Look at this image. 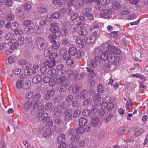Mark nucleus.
Wrapping results in <instances>:
<instances>
[{
	"mask_svg": "<svg viewBox=\"0 0 148 148\" xmlns=\"http://www.w3.org/2000/svg\"><path fill=\"white\" fill-rule=\"evenodd\" d=\"M103 46L108 48V50L104 51H99V54H103L101 56L102 58L104 60H108L109 61L113 64H118L120 58L118 56H115L114 53L116 55H120L121 50L119 49L116 48L112 45H109L108 42L103 44Z\"/></svg>",
	"mask_w": 148,
	"mask_h": 148,
	"instance_id": "nucleus-1",
	"label": "nucleus"
},
{
	"mask_svg": "<svg viewBox=\"0 0 148 148\" xmlns=\"http://www.w3.org/2000/svg\"><path fill=\"white\" fill-rule=\"evenodd\" d=\"M66 73L62 71H58L57 72V83L59 84L58 87L59 91L61 92H64L69 84V82L66 77L64 76Z\"/></svg>",
	"mask_w": 148,
	"mask_h": 148,
	"instance_id": "nucleus-2",
	"label": "nucleus"
},
{
	"mask_svg": "<svg viewBox=\"0 0 148 148\" xmlns=\"http://www.w3.org/2000/svg\"><path fill=\"white\" fill-rule=\"evenodd\" d=\"M36 117L38 118L39 121H41L43 123H46L45 127H49L53 125V122L50 120V117L48 116V114L47 113H38L36 114Z\"/></svg>",
	"mask_w": 148,
	"mask_h": 148,
	"instance_id": "nucleus-3",
	"label": "nucleus"
},
{
	"mask_svg": "<svg viewBox=\"0 0 148 148\" xmlns=\"http://www.w3.org/2000/svg\"><path fill=\"white\" fill-rule=\"evenodd\" d=\"M69 106V103L66 101H63L62 104L59 105L54 108L55 113L53 115L54 117L55 118H60L62 114V110L65 108H67Z\"/></svg>",
	"mask_w": 148,
	"mask_h": 148,
	"instance_id": "nucleus-4",
	"label": "nucleus"
},
{
	"mask_svg": "<svg viewBox=\"0 0 148 148\" xmlns=\"http://www.w3.org/2000/svg\"><path fill=\"white\" fill-rule=\"evenodd\" d=\"M36 43L38 49L40 50H42L47 47V44L46 42L45 39L43 38L39 37L36 38Z\"/></svg>",
	"mask_w": 148,
	"mask_h": 148,
	"instance_id": "nucleus-5",
	"label": "nucleus"
},
{
	"mask_svg": "<svg viewBox=\"0 0 148 148\" xmlns=\"http://www.w3.org/2000/svg\"><path fill=\"white\" fill-rule=\"evenodd\" d=\"M30 81L28 80L23 83V81L19 80L16 81V88L18 89L23 88L24 90H27L30 86Z\"/></svg>",
	"mask_w": 148,
	"mask_h": 148,
	"instance_id": "nucleus-6",
	"label": "nucleus"
},
{
	"mask_svg": "<svg viewBox=\"0 0 148 148\" xmlns=\"http://www.w3.org/2000/svg\"><path fill=\"white\" fill-rule=\"evenodd\" d=\"M41 103H39L38 102H34V103L32 106L33 109L31 111V113L32 115H34L37 112L42 111L43 110L44 106L42 105L39 106V105Z\"/></svg>",
	"mask_w": 148,
	"mask_h": 148,
	"instance_id": "nucleus-7",
	"label": "nucleus"
},
{
	"mask_svg": "<svg viewBox=\"0 0 148 148\" xmlns=\"http://www.w3.org/2000/svg\"><path fill=\"white\" fill-rule=\"evenodd\" d=\"M98 32L95 31L86 40L87 43L88 44H92L98 38L97 35Z\"/></svg>",
	"mask_w": 148,
	"mask_h": 148,
	"instance_id": "nucleus-8",
	"label": "nucleus"
},
{
	"mask_svg": "<svg viewBox=\"0 0 148 148\" xmlns=\"http://www.w3.org/2000/svg\"><path fill=\"white\" fill-rule=\"evenodd\" d=\"M76 71L72 70H69L66 72L68 78L70 80H75Z\"/></svg>",
	"mask_w": 148,
	"mask_h": 148,
	"instance_id": "nucleus-9",
	"label": "nucleus"
},
{
	"mask_svg": "<svg viewBox=\"0 0 148 148\" xmlns=\"http://www.w3.org/2000/svg\"><path fill=\"white\" fill-rule=\"evenodd\" d=\"M103 51L101 50H100L99 49H97L96 50H95V54L97 56H96L94 59V61L96 63H97V62H98V61H99V58H100L102 60L104 61H106V60H104L103 59L102 57H101V56H102V55H103V54H100V55L99 54V51Z\"/></svg>",
	"mask_w": 148,
	"mask_h": 148,
	"instance_id": "nucleus-10",
	"label": "nucleus"
},
{
	"mask_svg": "<svg viewBox=\"0 0 148 148\" xmlns=\"http://www.w3.org/2000/svg\"><path fill=\"white\" fill-rule=\"evenodd\" d=\"M53 127L47 128L44 131L43 135L45 137H49L53 134Z\"/></svg>",
	"mask_w": 148,
	"mask_h": 148,
	"instance_id": "nucleus-11",
	"label": "nucleus"
},
{
	"mask_svg": "<svg viewBox=\"0 0 148 148\" xmlns=\"http://www.w3.org/2000/svg\"><path fill=\"white\" fill-rule=\"evenodd\" d=\"M111 13V11L109 9H103L102 11V13H100V16L104 18H108L110 16V14Z\"/></svg>",
	"mask_w": 148,
	"mask_h": 148,
	"instance_id": "nucleus-12",
	"label": "nucleus"
},
{
	"mask_svg": "<svg viewBox=\"0 0 148 148\" xmlns=\"http://www.w3.org/2000/svg\"><path fill=\"white\" fill-rule=\"evenodd\" d=\"M145 131L143 129L141 128H136L134 131V134L136 137L138 136L143 134Z\"/></svg>",
	"mask_w": 148,
	"mask_h": 148,
	"instance_id": "nucleus-13",
	"label": "nucleus"
},
{
	"mask_svg": "<svg viewBox=\"0 0 148 148\" xmlns=\"http://www.w3.org/2000/svg\"><path fill=\"white\" fill-rule=\"evenodd\" d=\"M50 31L52 33H56L59 31V27L56 23H52L50 25Z\"/></svg>",
	"mask_w": 148,
	"mask_h": 148,
	"instance_id": "nucleus-14",
	"label": "nucleus"
},
{
	"mask_svg": "<svg viewBox=\"0 0 148 148\" xmlns=\"http://www.w3.org/2000/svg\"><path fill=\"white\" fill-rule=\"evenodd\" d=\"M55 62L53 60H47L45 62L44 64L45 66H47L49 68H52L55 65Z\"/></svg>",
	"mask_w": 148,
	"mask_h": 148,
	"instance_id": "nucleus-15",
	"label": "nucleus"
},
{
	"mask_svg": "<svg viewBox=\"0 0 148 148\" xmlns=\"http://www.w3.org/2000/svg\"><path fill=\"white\" fill-rule=\"evenodd\" d=\"M78 33L79 34L82 36H86L88 33V32L84 27H81L80 29L78 30Z\"/></svg>",
	"mask_w": 148,
	"mask_h": 148,
	"instance_id": "nucleus-16",
	"label": "nucleus"
},
{
	"mask_svg": "<svg viewBox=\"0 0 148 148\" xmlns=\"http://www.w3.org/2000/svg\"><path fill=\"white\" fill-rule=\"evenodd\" d=\"M41 96L39 93H37L35 94L33 97V100L34 102H36L39 103H41Z\"/></svg>",
	"mask_w": 148,
	"mask_h": 148,
	"instance_id": "nucleus-17",
	"label": "nucleus"
},
{
	"mask_svg": "<svg viewBox=\"0 0 148 148\" xmlns=\"http://www.w3.org/2000/svg\"><path fill=\"white\" fill-rule=\"evenodd\" d=\"M81 90V88L80 85L77 84L74 85L72 87V91L74 94H77Z\"/></svg>",
	"mask_w": 148,
	"mask_h": 148,
	"instance_id": "nucleus-18",
	"label": "nucleus"
},
{
	"mask_svg": "<svg viewBox=\"0 0 148 148\" xmlns=\"http://www.w3.org/2000/svg\"><path fill=\"white\" fill-rule=\"evenodd\" d=\"M34 32L36 34H41L43 33L41 27L37 24H36L34 26Z\"/></svg>",
	"mask_w": 148,
	"mask_h": 148,
	"instance_id": "nucleus-19",
	"label": "nucleus"
},
{
	"mask_svg": "<svg viewBox=\"0 0 148 148\" xmlns=\"http://www.w3.org/2000/svg\"><path fill=\"white\" fill-rule=\"evenodd\" d=\"M104 106L106 109L109 110H112L114 107V104L111 100L106 102L104 103Z\"/></svg>",
	"mask_w": 148,
	"mask_h": 148,
	"instance_id": "nucleus-20",
	"label": "nucleus"
},
{
	"mask_svg": "<svg viewBox=\"0 0 148 148\" xmlns=\"http://www.w3.org/2000/svg\"><path fill=\"white\" fill-rule=\"evenodd\" d=\"M24 31L25 33L28 35H30L34 31V28L31 26H27L25 29Z\"/></svg>",
	"mask_w": 148,
	"mask_h": 148,
	"instance_id": "nucleus-21",
	"label": "nucleus"
},
{
	"mask_svg": "<svg viewBox=\"0 0 148 148\" xmlns=\"http://www.w3.org/2000/svg\"><path fill=\"white\" fill-rule=\"evenodd\" d=\"M77 53V49L75 47H70L68 50V53L71 56H75Z\"/></svg>",
	"mask_w": 148,
	"mask_h": 148,
	"instance_id": "nucleus-22",
	"label": "nucleus"
},
{
	"mask_svg": "<svg viewBox=\"0 0 148 148\" xmlns=\"http://www.w3.org/2000/svg\"><path fill=\"white\" fill-rule=\"evenodd\" d=\"M115 0H114V1L113 2L112 8L114 9L118 10L121 7V5L119 3L120 1L118 0V1H115Z\"/></svg>",
	"mask_w": 148,
	"mask_h": 148,
	"instance_id": "nucleus-23",
	"label": "nucleus"
},
{
	"mask_svg": "<svg viewBox=\"0 0 148 148\" xmlns=\"http://www.w3.org/2000/svg\"><path fill=\"white\" fill-rule=\"evenodd\" d=\"M100 121V119L98 117L94 118L91 121V125L93 127H95L98 125Z\"/></svg>",
	"mask_w": 148,
	"mask_h": 148,
	"instance_id": "nucleus-24",
	"label": "nucleus"
},
{
	"mask_svg": "<svg viewBox=\"0 0 148 148\" xmlns=\"http://www.w3.org/2000/svg\"><path fill=\"white\" fill-rule=\"evenodd\" d=\"M17 60V58L15 55H13L10 56L8 59V62L10 64L14 62Z\"/></svg>",
	"mask_w": 148,
	"mask_h": 148,
	"instance_id": "nucleus-25",
	"label": "nucleus"
},
{
	"mask_svg": "<svg viewBox=\"0 0 148 148\" xmlns=\"http://www.w3.org/2000/svg\"><path fill=\"white\" fill-rule=\"evenodd\" d=\"M60 47L59 43L58 42L56 41H54L51 45V47L53 49L55 50H58Z\"/></svg>",
	"mask_w": 148,
	"mask_h": 148,
	"instance_id": "nucleus-26",
	"label": "nucleus"
},
{
	"mask_svg": "<svg viewBox=\"0 0 148 148\" xmlns=\"http://www.w3.org/2000/svg\"><path fill=\"white\" fill-rule=\"evenodd\" d=\"M78 24L74 23L71 25L70 27V30L72 32H75L77 31L79 27Z\"/></svg>",
	"mask_w": 148,
	"mask_h": 148,
	"instance_id": "nucleus-27",
	"label": "nucleus"
},
{
	"mask_svg": "<svg viewBox=\"0 0 148 148\" xmlns=\"http://www.w3.org/2000/svg\"><path fill=\"white\" fill-rule=\"evenodd\" d=\"M32 103L31 101H27L24 104V108L25 110H28L32 106Z\"/></svg>",
	"mask_w": 148,
	"mask_h": 148,
	"instance_id": "nucleus-28",
	"label": "nucleus"
},
{
	"mask_svg": "<svg viewBox=\"0 0 148 148\" xmlns=\"http://www.w3.org/2000/svg\"><path fill=\"white\" fill-rule=\"evenodd\" d=\"M42 77L40 75L35 76L32 79V82L34 84H36L40 81Z\"/></svg>",
	"mask_w": 148,
	"mask_h": 148,
	"instance_id": "nucleus-29",
	"label": "nucleus"
},
{
	"mask_svg": "<svg viewBox=\"0 0 148 148\" xmlns=\"http://www.w3.org/2000/svg\"><path fill=\"white\" fill-rule=\"evenodd\" d=\"M87 71L88 72V77L90 78H91L95 77L96 75L95 73L93 71L88 67L86 68Z\"/></svg>",
	"mask_w": 148,
	"mask_h": 148,
	"instance_id": "nucleus-30",
	"label": "nucleus"
},
{
	"mask_svg": "<svg viewBox=\"0 0 148 148\" xmlns=\"http://www.w3.org/2000/svg\"><path fill=\"white\" fill-rule=\"evenodd\" d=\"M56 70L55 69H53L49 70L47 72V74L48 75L54 76L58 77L57 73V74H56Z\"/></svg>",
	"mask_w": 148,
	"mask_h": 148,
	"instance_id": "nucleus-31",
	"label": "nucleus"
},
{
	"mask_svg": "<svg viewBox=\"0 0 148 148\" xmlns=\"http://www.w3.org/2000/svg\"><path fill=\"white\" fill-rule=\"evenodd\" d=\"M87 123V120L84 118H81L79 121V125L84 126Z\"/></svg>",
	"mask_w": 148,
	"mask_h": 148,
	"instance_id": "nucleus-32",
	"label": "nucleus"
},
{
	"mask_svg": "<svg viewBox=\"0 0 148 148\" xmlns=\"http://www.w3.org/2000/svg\"><path fill=\"white\" fill-rule=\"evenodd\" d=\"M88 91L87 90H82L80 93V96L82 99H84L88 95Z\"/></svg>",
	"mask_w": 148,
	"mask_h": 148,
	"instance_id": "nucleus-33",
	"label": "nucleus"
},
{
	"mask_svg": "<svg viewBox=\"0 0 148 148\" xmlns=\"http://www.w3.org/2000/svg\"><path fill=\"white\" fill-rule=\"evenodd\" d=\"M60 33L62 36H66L67 34L68 29L66 27H63L61 28Z\"/></svg>",
	"mask_w": 148,
	"mask_h": 148,
	"instance_id": "nucleus-34",
	"label": "nucleus"
},
{
	"mask_svg": "<svg viewBox=\"0 0 148 148\" xmlns=\"http://www.w3.org/2000/svg\"><path fill=\"white\" fill-rule=\"evenodd\" d=\"M79 138V136L76 134H73L71 138V140L72 142H76L78 141Z\"/></svg>",
	"mask_w": 148,
	"mask_h": 148,
	"instance_id": "nucleus-35",
	"label": "nucleus"
},
{
	"mask_svg": "<svg viewBox=\"0 0 148 148\" xmlns=\"http://www.w3.org/2000/svg\"><path fill=\"white\" fill-rule=\"evenodd\" d=\"M133 106L132 103L130 99H128L126 102V108L127 110L130 109V108Z\"/></svg>",
	"mask_w": 148,
	"mask_h": 148,
	"instance_id": "nucleus-36",
	"label": "nucleus"
},
{
	"mask_svg": "<svg viewBox=\"0 0 148 148\" xmlns=\"http://www.w3.org/2000/svg\"><path fill=\"white\" fill-rule=\"evenodd\" d=\"M52 4L54 5H58V6L60 7L63 5V3L61 0H53L52 1Z\"/></svg>",
	"mask_w": 148,
	"mask_h": 148,
	"instance_id": "nucleus-37",
	"label": "nucleus"
},
{
	"mask_svg": "<svg viewBox=\"0 0 148 148\" xmlns=\"http://www.w3.org/2000/svg\"><path fill=\"white\" fill-rule=\"evenodd\" d=\"M95 105L99 107L103 103V98H101L98 100H95Z\"/></svg>",
	"mask_w": 148,
	"mask_h": 148,
	"instance_id": "nucleus-38",
	"label": "nucleus"
},
{
	"mask_svg": "<svg viewBox=\"0 0 148 148\" xmlns=\"http://www.w3.org/2000/svg\"><path fill=\"white\" fill-rule=\"evenodd\" d=\"M65 135L62 134H61L58 137L57 141L58 143L63 142V141L65 138Z\"/></svg>",
	"mask_w": 148,
	"mask_h": 148,
	"instance_id": "nucleus-39",
	"label": "nucleus"
},
{
	"mask_svg": "<svg viewBox=\"0 0 148 148\" xmlns=\"http://www.w3.org/2000/svg\"><path fill=\"white\" fill-rule=\"evenodd\" d=\"M77 53V58H82L85 55L84 52L81 50H79Z\"/></svg>",
	"mask_w": 148,
	"mask_h": 148,
	"instance_id": "nucleus-40",
	"label": "nucleus"
},
{
	"mask_svg": "<svg viewBox=\"0 0 148 148\" xmlns=\"http://www.w3.org/2000/svg\"><path fill=\"white\" fill-rule=\"evenodd\" d=\"M26 48L27 49H31L34 47V45L31 41H29L26 44Z\"/></svg>",
	"mask_w": 148,
	"mask_h": 148,
	"instance_id": "nucleus-41",
	"label": "nucleus"
},
{
	"mask_svg": "<svg viewBox=\"0 0 148 148\" xmlns=\"http://www.w3.org/2000/svg\"><path fill=\"white\" fill-rule=\"evenodd\" d=\"M38 10L40 13L41 14H45L47 12V9L45 7H40L38 8Z\"/></svg>",
	"mask_w": 148,
	"mask_h": 148,
	"instance_id": "nucleus-42",
	"label": "nucleus"
},
{
	"mask_svg": "<svg viewBox=\"0 0 148 148\" xmlns=\"http://www.w3.org/2000/svg\"><path fill=\"white\" fill-rule=\"evenodd\" d=\"M17 40L15 38L12 39L9 42L10 43H11L10 45L12 47H13V45L15 46V48H16V45H18V43L17 42Z\"/></svg>",
	"mask_w": 148,
	"mask_h": 148,
	"instance_id": "nucleus-43",
	"label": "nucleus"
},
{
	"mask_svg": "<svg viewBox=\"0 0 148 148\" xmlns=\"http://www.w3.org/2000/svg\"><path fill=\"white\" fill-rule=\"evenodd\" d=\"M83 0H77L76 1L75 7H81L83 5Z\"/></svg>",
	"mask_w": 148,
	"mask_h": 148,
	"instance_id": "nucleus-44",
	"label": "nucleus"
},
{
	"mask_svg": "<svg viewBox=\"0 0 148 148\" xmlns=\"http://www.w3.org/2000/svg\"><path fill=\"white\" fill-rule=\"evenodd\" d=\"M52 58L53 60L57 62L58 57V54L56 53H54L51 54L50 55V57Z\"/></svg>",
	"mask_w": 148,
	"mask_h": 148,
	"instance_id": "nucleus-45",
	"label": "nucleus"
},
{
	"mask_svg": "<svg viewBox=\"0 0 148 148\" xmlns=\"http://www.w3.org/2000/svg\"><path fill=\"white\" fill-rule=\"evenodd\" d=\"M77 45H81L84 46L83 40L82 38H78L75 41Z\"/></svg>",
	"mask_w": 148,
	"mask_h": 148,
	"instance_id": "nucleus-46",
	"label": "nucleus"
},
{
	"mask_svg": "<svg viewBox=\"0 0 148 148\" xmlns=\"http://www.w3.org/2000/svg\"><path fill=\"white\" fill-rule=\"evenodd\" d=\"M51 53V51L49 49H47L44 51V55L45 57H49L50 58Z\"/></svg>",
	"mask_w": 148,
	"mask_h": 148,
	"instance_id": "nucleus-47",
	"label": "nucleus"
},
{
	"mask_svg": "<svg viewBox=\"0 0 148 148\" xmlns=\"http://www.w3.org/2000/svg\"><path fill=\"white\" fill-rule=\"evenodd\" d=\"M131 76L133 77H136L140 78L142 80L145 79V78L144 76L143 75L140 74H133L131 75Z\"/></svg>",
	"mask_w": 148,
	"mask_h": 148,
	"instance_id": "nucleus-48",
	"label": "nucleus"
},
{
	"mask_svg": "<svg viewBox=\"0 0 148 148\" xmlns=\"http://www.w3.org/2000/svg\"><path fill=\"white\" fill-rule=\"evenodd\" d=\"M62 99V96L58 95L55 98L54 101L56 103H57L60 102Z\"/></svg>",
	"mask_w": 148,
	"mask_h": 148,
	"instance_id": "nucleus-49",
	"label": "nucleus"
},
{
	"mask_svg": "<svg viewBox=\"0 0 148 148\" xmlns=\"http://www.w3.org/2000/svg\"><path fill=\"white\" fill-rule=\"evenodd\" d=\"M60 16L59 13L58 12H56L52 14L51 17L52 18L56 19L59 18Z\"/></svg>",
	"mask_w": 148,
	"mask_h": 148,
	"instance_id": "nucleus-50",
	"label": "nucleus"
},
{
	"mask_svg": "<svg viewBox=\"0 0 148 148\" xmlns=\"http://www.w3.org/2000/svg\"><path fill=\"white\" fill-rule=\"evenodd\" d=\"M5 5L7 7H10L12 6V0H5Z\"/></svg>",
	"mask_w": 148,
	"mask_h": 148,
	"instance_id": "nucleus-51",
	"label": "nucleus"
},
{
	"mask_svg": "<svg viewBox=\"0 0 148 148\" xmlns=\"http://www.w3.org/2000/svg\"><path fill=\"white\" fill-rule=\"evenodd\" d=\"M18 26V24L16 22L12 23L11 25V29L14 30L17 28Z\"/></svg>",
	"mask_w": 148,
	"mask_h": 148,
	"instance_id": "nucleus-52",
	"label": "nucleus"
},
{
	"mask_svg": "<svg viewBox=\"0 0 148 148\" xmlns=\"http://www.w3.org/2000/svg\"><path fill=\"white\" fill-rule=\"evenodd\" d=\"M117 35V32H116L113 31L110 34H108L107 36L109 38H111L116 37Z\"/></svg>",
	"mask_w": 148,
	"mask_h": 148,
	"instance_id": "nucleus-53",
	"label": "nucleus"
},
{
	"mask_svg": "<svg viewBox=\"0 0 148 148\" xmlns=\"http://www.w3.org/2000/svg\"><path fill=\"white\" fill-rule=\"evenodd\" d=\"M14 35L13 33H9L7 34L5 36V38L7 40H11L14 36Z\"/></svg>",
	"mask_w": 148,
	"mask_h": 148,
	"instance_id": "nucleus-54",
	"label": "nucleus"
},
{
	"mask_svg": "<svg viewBox=\"0 0 148 148\" xmlns=\"http://www.w3.org/2000/svg\"><path fill=\"white\" fill-rule=\"evenodd\" d=\"M72 118V114H65L64 116L65 120L67 121H69L71 120Z\"/></svg>",
	"mask_w": 148,
	"mask_h": 148,
	"instance_id": "nucleus-55",
	"label": "nucleus"
},
{
	"mask_svg": "<svg viewBox=\"0 0 148 148\" xmlns=\"http://www.w3.org/2000/svg\"><path fill=\"white\" fill-rule=\"evenodd\" d=\"M14 15L12 14H8L6 17V20L8 21H12L14 19Z\"/></svg>",
	"mask_w": 148,
	"mask_h": 148,
	"instance_id": "nucleus-56",
	"label": "nucleus"
},
{
	"mask_svg": "<svg viewBox=\"0 0 148 148\" xmlns=\"http://www.w3.org/2000/svg\"><path fill=\"white\" fill-rule=\"evenodd\" d=\"M125 127H122L119 129L117 132V134L119 135H121L123 134L125 132Z\"/></svg>",
	"mask_w": 148,
	"mask_h": 148,
	"instance_id": "nucleus-57",
	"label": "nucleus"
},
{
	"mask_svg": "<svg viewBox=\"0 0 148 148\" xmlns=\"http://www.w3.org/2000/svg\"><path fill=\"white\" fill-rule=\"evenodd\" d=\"M103 98L102 97H101L100 94L99 93L95 94L92 97V99L93 100H98L100 98Z\"/></svg>",
	"mask_w": 148,
	"mask_h": 148,
	"instance_id": "nucleus-58",
	"label": "nucleus"
},
{
	"mask_svg": "<svg viewBox=\"0 0 148 148\" xmlns=\"http://www.w3.org/2000/svg\"><path fill=\"white\" fill-rule=\"evenodd\" d=\"M77 133L78 134H82L84 132V129L82 127H79L76 130Z\"/></svg>",
	"mask_w": 148,
	"mask_h": 148,
	"instance_id": "nucleus-59",
	"label": "nucleus"
},
{
	"mask_svg": "<svg viewBox=\"0 0 148 148\" xmlns=\"http://www.w3.org/2000/svg\"><path fill=\"white\" fill-rule=\"evenodd\" d=\"M24 42V38L23 37H20L18 38V45H23Z\"/></svg>",
	"mask_w": 148,
	"mask_h": 148,
	"instance_id": "nucleus-60",
	"label": "nucleus"
},
{
	"mask_svg": "<svg viewBox=\"0 0 148 148\" xmlns=\"http://www.w3.org/2000/svg\"><path fill=\"white\" fill-rule=\"evenodd\" d=\"M80 110L79 109H77L74 112L73 116L74 117H77L80 115Z\"/></svg>",
	"mask_w": 148,
	"mask_h": 148,
	"instance_id": "nucleus-61",
	"label": "nucleus"
},
{
	"mask_svg": "<svg viewBox=\"0 0 148 148\" xmlns=\"http://www.w3.org/2000/svg\"><path fill=\"white\" fill-rule=\"evenodd\" d=\"M83 77V75L82 74L79 73H77L76 72L75 75V81H76L78 80H80Z\"/></svg>",
	"mask_w": 148,
	"mask_h": 148,
	"instance_id": "nucleus-62",
	"label": "nucleus"
},
{
	"mask_svg": "<svg viewBox=\"0 0 148 148\" xmlns=\"http://www.w3.org/2000/svg\"><path fill=\"white\" fill-rule=\"evenodd\" d=\"M48 38L50 40V43L52 44L54 41H56L55 39L56 38V37L54 35H51L48 36Z\"/></svg>",
	"mask_w": 148,
	"mask_h": 148,
	"instance_id": "nucleus-63",
	"label": "nucleus"
},
{
	"mask_svg": "<svg viewBox=\"0 0 148 148\" xmlns=\"http://www.w3.org/2000/svg\"><path fill=\"white\" fill-rule=\"evenodd\" d=\"M113 115L112 114H110L104 118V121L106 123H107L111 120V119L113 117Z\"/></svg>",
	"mask_w": 148,
	"mask_h": 148,
	"instance_id": "nucleus-64",
	"label": "nucleus"
}]
</instances>
